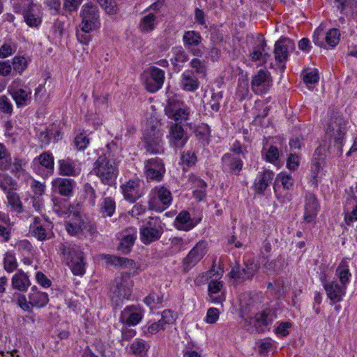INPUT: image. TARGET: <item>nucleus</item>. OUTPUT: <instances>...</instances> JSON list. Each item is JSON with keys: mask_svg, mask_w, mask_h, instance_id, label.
Instances as JSON below:
<instances>
[{"mask_svg": "<svg viewBox=\"0 0 357 357\" xmlns=\"http://www.w3.org/2000/svg\"><path fill=\"white\" fill-rule=\"evenodd\" d=\"M133 281L128 273H123L114 279L110 289V298L114 308L121 307L124 300L130 299Z\"/></svg>", "mask_w": 357, "mask_h": 357, "instance_id": "nucleus-1", "label": "nucleus"}, {"mask_svg": "<svg viewBox=\"0 0 357 357\" xmlns=\"http://www.w3.org/2000/svg\"><path fill=\"white\" fill-rule=\"evenodd\" d=\"M91 173L96 175L103 184L112 186L116 183L119 175L118 165L114 160L104 154L96 160Z\"/></svg>", "mask_w": 357, "mask_h": 357, "instance_id": "nucleus-2", "label": "nucleus"}, {"mask_svg": "<svg viewBox=\"0 0 357 357\" xmlns=\"http://www.w3.org/2000/svg\"><path fill=\"white\" fill-rule=\"evenodd\" d=\"M63 260L75 275H82L85 273L84 253L78 246L74 244H61L59 246Z\"/></svg>", "mask_w": 357, "mask_h": 357, "instance_id": "nucleus-3", "label": "nucleus"}, {"mask_svg": "<svg viewBox=\"0 0 357 357\" xmlns=\"http://www.w3.org/2000/svg\"><path fill=\"white\" fill-rule=\"evenodd\" d=\"M79 17L81 31L91 32L100 28V12L97 6L91 2L84 3L80 10Z\"/></svg>", "mask_w": 357, "mask_h": 357, "instance_id": "nucleus-4", "label": "nucleus"}, {"mask_svg": "<svg viewBox=\"0 0 357 357\" xmlns=\"http://www.w3.org/2000/svg\"><path fill=\"white\" fill-rule=\"evenodd\" d=\"M172 202L170 190L164 186H156L149 194L148 208L160 213L166 210Z\"/></svg>", "mask_w": 357, "mask_h": 357, "instance_id": "nucleus-5", "label": "nucleus"}, {"mask_svg": "<svg viewBox=\"0 0 357 357\" xmlns=\"http://www.w3.org/2000/svg\"><path fill=\"white\" fill-rule=\"evenodd\" d=\"M162 234L163 227L158 217H149L146 224L139 228L140 239L145 245L159 240Z\"/></svg>", "mask_w": 357, "mask_h": 357, "instance_id": "nucleus-6", "label": "nucleus"}, {"mask_svg": "<svg viewBox=\"0 0 357 357\" xmlns=\"http://www.w3.org/2000/svg\"><path fill=\"white\" fill-rule=\"evenodd\" d=\"M144 144L145 149L149 153L161 154L164 153L162 132L154 126L144 130Z\"/></svg>", "mask_w": 357, "mask_h": 357, "instance_id": "nucleus-7", "label": "nucleus"}, {"mask_svg": "<svg viewBox=\"0 0 357 357\" xmlns=\"http://www.w3.org/2000/svg\"><path fill=\"white\" fill-rule=\"evenodd\" d=\"M208 250V243L205 240H200L183 259L182 266L184 272L189 271L195 266L206 255Z\"/></svg>", "mask_w": 357, "mask_h": 357, "instance_id": "nucleus-8", "label": "nucleus"}, {"mask_svg": "<svg viewBox=\"0 0 357 357\" xmlns=\"http://www.w3.org/2000/svg\"><path fill=\"white\" fill-rule=\"evenodd\" d=\"M146 89L150 93L160 90L165 81V71L155 66H151L144 73Z\"/></svg>", "mask_w": 357, "mask_h": 357, "instance_id": "nucleus-9", "label": "nucleus"}, {"mask_svg": "<svg viewBox=\"0 0 357 357\" xmlns=\"http://www.w3.org/2000/svg\"><path fill=\"white\" fill-rule=\"evenodd\" d=\"M257 270V265L248 260L244 262L243 266L236 264L232 268L229 275L237 282H243L245 280H252Z\"/></svg>", "mask_w": 357, "mask_h": 357, "instance_id": "nucleus-10", "label": "nucleus"}, {"mask_svg": "<svg viewBox=\"0 0 357 357\" xmlns=\"http://www.w3.org/2000/svg\"><path fill=\"white\" fill-rule=\"evenodd\" d=\"M273 84L271 73L268 70H259L251 81V89L257 95L266 93Z\"/></svg>", "mask_w": 357, "mask_h": 357, "instance_id": "nucleus-11", "label": "nucleus"}, {"mask_svg": "<svg viewBox=\"0 0 357 357\" xmlns=\"http://www.w3.org/2000/svg\"><path fill=\"white\" fill-rule=\"evenodd\" d=\"M165 114L169 119L178 123L186 121L190 115V109L176 99H169L165 109Z\"/></svg>", "mask_w": 357, "mask_h": 357, "instance_id": "nucleus-12", "label": "nucleus"}, {"mask_svg": "<svg viewBox=\"0 0 357 357\" xmlns=\"http://www.w3.org/2000/svg\"><path fill=\"white\" fill-rule=\"evenodd\" d=\"M145 174L147 180L160 181L165 173V167L162 159L155 157L145 162Z\"/></svg>", "mask_w": 357, "mask_h": 357, "instance_id": "nucleus-13", "label": "nucleus"}, {"mask_svg": "<svg viewBox=\"0 0 357 357\" xmlns=\"http://www.w3.org/2000/svg\"><path fill=\"white\" fill-rule=\"evenodd\" d=\"M52 224L47 220L35 218L30 226V231L38 241H43L52 237Z\"/></svg>", "mask_w": 357, "mask_h": 357, "instance_id": "nucleus-14", "label": "nucleus"}, {"mask_svg": "<svg viewBox=\"0 0 357 357\" xmlns=\"http://www.w3.org/2000/svg\"><path fill=\"white\" fill-rule=\"evenodd\" d=\"M327 133L333 136L335 146L342 153L344 136L345 134V123L342 118L332 119L327 128Z\"/></svg>", "mask_w": 357, "mask_h": 357, "instance_id": "nucleus-15", "label": "nucleus"}, {"mask_svg": "<svg viewBox=\"0 0 357 357\" xmlns=\"http://www.w3.org/2000/svg\"><path fill=\"white\" fill-rule=\"evenodd\" d=\"M242 158L231 153H225L221 158L222 171L226 173L238 175L243 166Z\"/></svg>", "mask_w": 357, "mask_h": 357, "instance_id": "nucleus-16", "label": "nucleus"}, {"mask_svg": "<svg viewBox=\"0 0 357 357\" xmlns=\"http://www.w3.org/2000/svg\"><path fill=\"white\" fill-rule=\"evenodd\" d=\"M143 310L139 305H131L126 306L121 312L119 320L128 326H136L142 319Z\"/></svg>", "mask_w": 357, "mask_h": 357, "instance_id": "nucleus-17", "label": "nucleus"}, {"mask_svg": "<svg viewBox=\"0 0 357 357\" xmlns=\"http://www.w3.org/2000/svg\"><path fill=\"white\" fill-rule=\"evenodd\" d=\"M76 182L72 178L57 177L52 181V190L54 193L70 197L73 195Z\"/></svg>", "mask_w": 357, "mask_h": 357, "instance_id": "nucleus-18", "label": "nucleus"}, {"mask_svg": "<svg viewBox=\"0 0 357 357\" xmlns=\"http://www.w3.org/2000/svg\"><path fill=\"white\" fill-rule=\"evenodd\" d=\"M295 48L294 42L287 38H281L275 44L274 54L276 61L285 62L287 60L289 52Z\"/></svg>", "mask_w": 357, "mask_h": 357, "instance_id": "nucleus-19", "label": "nucleus"}, {"mask_svg": "<svg viewBox=\"0 0 357 357\" xmlns=\"http://www.w3.org/2000/svg\"><path fill=\"white\" fill-rule=\"evenodd\" d=\"M208 296L209 301L215 304H222L226 299L224 282L214 278L208 285Z\"/></svg>", "mask_w": 357, "mask_h": 357, "instance_id": "nucleus-20", "label": "nucleus"}, {"mask_svg": "<svg viewBox=\"0 0 357 357\" xmlns=\"http://www.w3.org/2000/svg\"><path fill=\"white\" fill-rule=\"evenodd\" d=\"M169 144L175 149H181L188 141V136L178 123H172L169 127Z\"/></svg>", "mask_w": 357, "mask_h": 357, "instance_id": "nucleus-21", "label": "nucleus"}, {"mask_svg": "<svg viewBox=\"0 0 357 357\" xmlns=\"http://www.w3.org/2000/svg\"><path fill=\"white\" fill-rule=\"evenodd\" d=\"M202 40V38L199 32L195 31H187L183 36V42L185 48H187L194 56H202V52L197 48Z\"/></svg>", "mask_w": 357, "mask_h": 357, "instance_id": "nucleus-22", "label": "nucleus"}, {"mask_svg": "<svg viewBox=\"0 0 357 357\" xmlns=\"http://www.w3.org/2000/svg\"><path fill=\"white\" fill-rule=\"evenodd\" d=\"M304 206V220L310 223L317 217L319 210V204L315 195L311 192L305 194Z\"/></svg>", "mask_w": 357, "mask_h": 357, "instance_id": "nucleus-23", "label": "nucleus"}, {"mask_svg": "<svg viewBox=\"0 0 357 357\" xmlns=\"http://www.w3.org/2000/svg\"><path fill=\"white\" fill-rule=\"evenodd\" d=\"M324 290L327 297L331 301V304L333 305L343 300V297L346 294L347 286L333 280L330 282L329 284L326 285Z\"/></svg>", "mask_w": 357, "mask_h": 357, "instance_id": "nucleus-24", "label": "nucleus"}, {"mask_svg": "<svg viewBox=\"0 0 357 357\" xmlns=\"http://www.w3.org/2000/svg\"><path fill=\"white\" fill-rule=\"evenodd\" d=\"M266 42L262 36H259L252 50L250 52V58L252 61H266L270 56V54L266 51Z\"/></svg>", "mask_w": 357, "mask_h": 357, "instance_id": "nucleus-25", "label": "nucleus"}, {"mask_svg": "<svg viewBox=\"0 0 357 357\" xmlns=\"http://www.w3.org/2000/svg\"><path fill=\"white\" fill-rule=\"evenodd\" d=\"M121 188L124 199L130 203H135L142 196V192L139 191V181L130 180L126 183L121 185Z\"/></svg>", "mask_w": 357, "mask_h": 357, "instance_id": "nucleus-26", "label": "nucleus"}, {"mask_svg": "<svg viewBox=\"0 0 357 357\" xmlns=\"http://www.w3.org/2000/svg\"><path fill=\"white\" fill-rule=\"evenodd\" d=\"M275 174L271 170H264L259 172L253 183V188L257 194L264 195L266 190L272 183Z\"/></svg>", "mask_w": 357, "mask_h": 357, "instance_id": "nucleus-27", "label": "nucleus"}, {"mask_svg": "<svg viewBox=\"0 0 357 357\" xmlns=\"http://www.w3.org/2000/svg\"><path fill=\"white\" fill-rule=\"evenodd\" d=\"M200 221L201 218L194 221V220L191 218L189 212L182 211L176 217L174 225L178 230L188 231L193 229Z\"/></svg>", "mask_w": 357, "mask_h": 357, "instance_id": "nucleus-28", "label": "nucleus"}, {"mask_svg": "<svg viewBox=\"0 0 357 357\" xmlns=\"http://www.w3.org/2000/svg\"><path fill=\"white\" fill-rule=\"evenodd\" d=\"M39 165L44 167L47 173L52 174L54 170V158L52 153L44 151L35 158L32 162L34 169Z\"/></svg>", "mask_w": 357, "mask_h": 357, "instance_id": "nucleus-29", "label": "nucleus"}, {"mask_svg": "<svg viewBox=\"0 0 357 357\" xmlns=\"http://www.w3.org/2000/svg\"><path fill=\"white\" fill-rule=\"evenodd\" d=\"M273 322V318L270 312L262 311L257 313L254 317L255 330L258 333H262L269 327Z\"/></svg>", "mask_w": 357, "mask_h": 357, "instance_id": "nucleus-30", "label": "nucleus"}, {"mask_svg": "<svg viewBox=\"0 0 357 357\" xmlns=\"http://www.w3.org/2000/svg\"><path fill=\"white\" fill-rule=\"evenodd\" d=\"M29 299L32 307L41 308L47 305L49 302L48 294L45 292L38 291L36 286L31 288V291L29 294Z\"/></svg>", "mask_w": 357, "mask_h": 357, "instance_id": "nucleus-31", "label": "nucleus"}, {"mask_svg": "<svg viewBox=\"0 0 357 357\" xmlns=\"http://www.w3.org/2000/svg\"><path fill=\"white\" fill-rule=\"evenodd\" d=\"M102 259L109 265L115 267H123L135 269L137 268L136 263L133 259L123 257H118L112 255H104Z\"/></svg>", "mask_w": 357, "mask_h": 357, "instance_id": "nucleus-32", "label": "nucleus"}, {"mask_svg": "<svg viewBox=\"0 0 357 357\" xmlns=\"http://www.w3.org/2000/svg\"><path fill=\"white\" fill-rule=\"evenodd\" d=\"M284 190H290L294 185V180L290 174L285 173H280L277 175L275 181L273 185L274 192L278 199H279L282 195L280 192V186Z\"/></svg>", "mask_w": 357, "mask_h": 357, "instance_id": "nucleus-33", "label": "nucleus"}, {"mask_svg": "<svg viewBox=\"0 0 357 357\" xmlns=\"http://www.w3.org/2000/svg\"><path fill=\"white\" fill-rule=\"evenodd\" d=\"M58 171L61 176H75L78 174L76 163L70 158L58 160Z\"/></svg>", "mask_w": 357, "mask_h": 357, "instance_id": "nucleus-34", "label": "nucleus"}, {"mask_svg": "<svg viewBox=\"0 0 357 357\" xmlns=\"http://www.w3.org/2000/svg\"><path fill=\"white\" fill-rule=\"evenodd\" d=\"M181 85L184 91L194 92L199 88V82L192 70H185L181 75Z\"/></svg>", "mask_w": 357, "mask_h": 357, "instance_id": "nucleus-35", "label": "nucleus"}, {"mask_svg": "<svg viewBox=\"0 0 357 357\" xmlns=\"http://www.w3.org/2000/svg\"><path fill=\"white\" fill-rule=\"evenodd\" d=\"M13 225L8 215L0 212V238L2 242H8L11 238Z\"/></svg>", "mask_w": 357, "mask_h": 357, "instance_id": "nucleus-36", "label": "nucleus"}, {"mask_svg": "<svg viewBox=\"0 0 357 357\" xmlns=\"http://www.w3.org/2000/svg\"><path fill=\"white\" fill-rule=\"evenodd\" d=\"M31 282L29 276L22 270H19L12 278V287L20 291H26Z\"/></svg>", "mask_w": 357, "mask_h": 357, "instance_id": "nucleus-37", "label": "nucleus"}, {"mask_svg": "<svg viewBox=\"0 0 357 357\" xmlns=\"http://www.w3.org/2000/svg\"><path fill=\"white\" fill-rule=\"evenodd\" d=\"M136 239V231L132 234H126L123 235L117 245V250L123 255L129 254L132 250Z\"/></svg>", "mask_w": 357, "mask_h": 357, "instance_id": "nucleus-38", "label": "nucleus"}, {"mask_svg": "<svg viewBox=\"0 0 357 357\" xmlns=\"http://www.w3.org/2000/svg\"><path fill=\"white\" fill-rule=\"evenodd\" d=\"M116 211V202L112 197H102L99 204V212L103 218L112 217Z\"/></svg>", "mask_w": 357, "mask_h": 357, "instance_id": "nucleus-39", "label": "nucleus"}, {"mask_svg": "<svg viewBox=\"0 0 357 357\" xmlns=\"http://www.w3.org/2000/svg\"><path fill=\"white\" fill-rule=\"evenodd\" d=\"M149 349V344L139 338L135 339L130 346V351L137 357H145Z\"/></svg>", "mask_w": 357, "mask_h": 357, "instance_id": "nucleus-40", "label": "nucleus"}, {"mask_svg": "<svg viewBox=\"0 0 357 357\" xmlns=\"http://www.w3.org/2000/svg\"><path fill=\"white\" fill-rule=\"evenodd\" d=\"M13 98L15 100L17 107L24 106L27 101L31 99V91L24 89H13L10 91Z\"/></svg>", "mask_w": 357, "mask_h": 357, "instance_id": "nucleus-41", "label": "nucleus"}, {"mask_svg": "<svg viewBox=\"0 0 357 357\" xmlns=\"http://www.w3.org/2000/svg\"><path fill=\"white\" fill-rule=\"evenodd\" d=\"M7 199L9 205L12 209L17 213H21L24 211L22 203L21 202L19 195L13 190H10L7 192Z\"/></svg>", "mask_w": 357, "mask_h": 357, "instance_id": "nucleus-42", "label": "nucleus"}, {"mask_svg": "<svg viewBox=\"0 0 357 357\" xmlns=\"http://www.w3.org/2000/svg\"><path fill=\"white\" fill-rule=\"evenodd\" d=\"M261 155L266 161L276 164L279 160L280 151L275 146L271 145L267 149L265 147L262 149Z\"/></svg>", "mask_w": 357, "mask_h": 357, "instance_id": "nucleus-43", "label": "nucleus"}, {"mask_svg": "<svg viewBox=\"0 0 357 357\" xmlns=\"http://www.w3.org/2000/svg\"><path fill=\"white\" fill-rule=\"evenodd\" d=\"M35 8L36 7H31V8H29L27 12L20 13L23 15L26 24L30 27H37L42 22L41 17L34 13Z\"/></svg>", "mask_w": 357, "mask_h": 357, "instance_id": "nucleus-44", "label": "nucleus"}, {"mask_svg": "<svg viewBox=\"0 0 357 357\" xmlns=\"http://www.w3.org/2000/svg\"><path fill=\"white\" fill-rule=\"evenodd\" d=\"M156 16L153 13H149L144 16L139 23V29L142 32H151L155 29V21Z\"/></svg>", "mask_w": 357, "mask_h": 357, "instance_id": "nucleus-45", "label": "nucleus"}, {"mask_svg": "<svg viewBox=\"0 0 357 357\" xmlns=\"http://www.w3.org/2000/svg\"><path fill=\"white\" fill-rule=\"evenodd\" d=\"M13 10L16 13L27 12L31 7H37L33 0H10Z\"/></svg>", "mask_w": 357, "mask_h": 357, "instance_id": "nucleus-46", "label": "nucleus"}, {"mask_svg": "<svg viewBox=\"0 0 357 357\" xmlns=\"http://www.w3.org/2000/svg\"><path fill=\"white\" fill-rule=\"evenodd\" d=\"M284 266V259L280 255L276 259L268 261L264 264V268L270 273H278Z\"/></svg>", "mask_w": 357, "mask_h": 357, "instance_id": "nucleus-47", "label": "nucleus"}, {"mask_svg": "<svg viewBox=\"0 0 357 357\" xmlns=\"http://www.w3.org/2000/svg\"><path fill=\"white\" fill-rule=\"evenodd\" d=\"M190 67L193 69L192 70L193 74L200 77H205L207 71V66L205 60H201L198 58H194L190 62Z\"/></svg>", "mask_w": 357, "mask_h": 357, "instance_id": "nucleus-48", "label": "nucleus"}, {"mask_svg": "<svg viewBox=\"0 0 357 357\" xmlns=\"http://www.w3.org/2000/svg\"><path fill=\"white\" fill-rule=\"evenodd\" d=\"M240 312H241V317H244L245 315L248 314L252 307H254L255 302L248 295H242L241 296L240 298Z\"/></svg>", "mask_w": 357, "mask_h": 357, "instance_id": "nucleus-49", "label": "nucleus"}, {"mask_svg": "<svg viewBox=\"0 0 357 357\" xmlns=\"http://www.w3.org/2000/svg\"><path fill=\"white\" fill-rule=\"evenodd\" d=\"M249 94V84L248 80L244 79H239L235 94L236 98L238 101H243L248 97Z\"/></svg>", "mask_w": 357, "mask_h": 357, "instance_id": "nucleus-50", "label": "nucleus"}, {"mask_svg": "<svg viewBox=\"0 0 357 357\" xmlns=\"http://www.w3.org/2000/svg\"><path fill=\"white\" fill-rule=\"evenodd\" d=\"M324 162V158L322 157H316L312 160L310 170L312 182L314 183H317L318 182L317 177L320 171L323 169Z\"/></svg>", "mask_w": 357, "mask_h": 357, "instance_id": "nucleus-51", "label": "nucleus"}, {"mask_svg": "<svg viewBox=\"0 0 357 357\" xmlns=\"http://www.w3.org/2000/svg\"><path fill=\"white\" fill-rule=\"evenodd\" d=\"M11 164V158L8 153L6 146L0 143V169L6 170Z\"/></svg>", "mask_w": 357, "mask_h": 357, "instance_id": "nucleus-52", "label": "nucleus"}, {"mask_svg": "<svg viewBox=\"0 0 357 357\" xmlns=\"http://www.w3.org/2000/svg\"><path fill=\"white\" fill-rule=\"evenodd\" d=\"M335 274L340 279V284L347 286L351 275L349 268L342 264H340L336 269Z\"/></svg>", "mask_w": 357, "mask_h": 357, "instance_id": "nucleus-53", "label": "nucleus"}, {"mask_svg": "<svg viewBox=\"0 0 357 357\" xmlns=\"http://www.w3.org/2000/svg\"><path fill=\"white\" fill-rule=\"evenodd\" d=\"M196 137L202 142L206 141L210 134V128L206 123L197 126L194 131Z\"/></svg>", "mask_w": 357, "mask_h": 357, "instance_id": "nucleus-54", "label": "nucleus"}, {"mask_svg": "<svg viewBox=\"0 0 357 357\" xmlns=\"http://www.w3.org/2000/svg\"><path fill=\"white\" fill-rule=\"evenodd\" d=\"M4 269L8 272H13L17 267V263L14 255L10 253H6L3 259Z\"/></svg>", "mask_w": 357, "mask_h": 357, "instance_id": "nucleus-55", "label": "nucleus"}, {"mask_svg": "<svg viewBox=\"0 0 357 357\" xmlns=\"http://www.w3.org/2000/svg\"><path fill=\"white\" fill-rule=\"evenodd\" d=\"M101 8L109 15H114L117 12L115 0H96Z\"/></svg>", "mask_w": 357, "mask_h": 357, "instance_id": "nucleus-56", "label": "nucleus"}, {"mask_svg": "<svg viewBox=\"0 0 357 357\" xmlns=\"http://www.w3.org/2000/svg\"><path fill=\"white\" fill-rule=\"evenodd\" d=\"M181 161L183 165L186 167H192L197 162V156L194 152L190 151H183L181 153Z\"/></svg>", "mask_w": 357, "mask_h": 357, "instance_id": "nucleus-57", "label": "nucleus"}, {"mask_svg": "<svg viewBox=\"0 0 357 357\" xmlns=\"http://www.w3.org/2000/svg\"><path fill=\"white\" fill-rule=\"evenodd\" d=\"M256 345L258 347V351L260 354L266 355L271 351L273 343L271 339L264 338L256 342Z\"/></svg>", "mask_w": 357, "mask_h": 357, "instance_id": "nucleus-58", "label": "nucleus"}, {"mask_svg": "<svg viewBox=\"0 0 357 357\" xmlns=\"http://www.w3.org/2000/svg\"><path fill=\"white\" fill-rule=\"evenodd\" d=\"M327 45L330 47H335L340 42V33L337 29H331L327 31Z\"/></svg>", "mask_w": 357, "mask_h": 357, "instance_id": "nucleus-59", "label": "nucleus"}, {"mask_svg": "<svg viewBox=\"0 0 357 357\" xmlns=\"http://www.w3.org/2000/svg\"><path fill=\"white\" fill-rule=\"evenodd\" d=\"M144 302L148 306L153 304H161L163 302V295L160 293L151 291L144 298Z\"/></svg>", "mask_w": 357, "mask_h": 357, "instance_id": "nucleus-60", "label": "nucleus"}, {"mask_svg": "<svg viewBox=\"0 0 357 357\" xmlns=\"http://www.w3.org/2000/svg\"><path fill=\"white\" fill-rule=\"evenodd\" d=\"M89 142L90 139L84 133H79L75 137L74 144L77 150L83 151L87 147Z\"/></svg>", "mask_w": 357, "mask_h": 357, "instance_id": "nucleus-61", "label": "nucleus"}, {"mask_svg": "<svg viewBox=\"0 0 357 357\" xmlns=\"http://www.w3.org/2000/svg\"><path fill=\"white\" fill-rule=\"evenodd\" d=\"M13 67L15 71L21 74L27 67L26 59L23 56H15L13 60Z\"/></svg>", "mask_w": 357, "mask_h": 357, "instance_id": "nucleus-62", "label": "nucleus"}, {"mask_svg": "<svg viewBox=\"0 0 357 357\" xmlns=\"http://www.w3.org/2000/svg\"><path fill=\"white\" fill-rule=\"evenodd\" d=\"M324 30L321 26L317 27L314 31L312 40L315 45L320 47H325V42L324 40Z\"/></svg>", "mask_w": 357, "mask_h": 357, "instance_id": "nucleus-63", "label": "nucleus"}, {"mask_svg": "<svg viewBox=\"0 0 357 357\" xmlns=\"http://www.w3.org/2000/svg\"><path fill=\"white\" fill-rule=\"evenodd\" d=\"M15 248L23 255L31 254L33 252V246L31 243L26 240H21L16 243Z\"/></svg>", "mask_w": 357, "mask_h": 357, "instance_id": "nucleus-64", "label": "nucleus"}]
</instances>
